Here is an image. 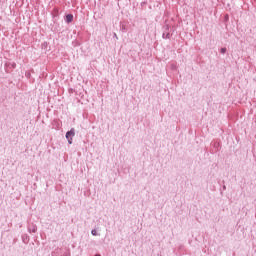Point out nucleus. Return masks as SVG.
<instances>
[{"label":"nucleus","instance_id":"obj_1","mask_svg":"<svg viewBox=\"0 0 256 256\" xmlns=\"http://www.w3.org/2000/svg\"><path fill=\"white\" fill-rule=\"evenodd\" d=\"M75 137V130L71 129L66 133V139H68L69 145L73 143V138Z\"/></svg>","mask_w":256,"mask_h":256},{"label":"nucleus","instance_id":"obj_2","mask_svg":"<svg viewBox=\"0 0 256 256\" xmlns=\"http://www.w3.org/2000/svg\"><path fill=\"white\" fill-rule=\"evenodd\" d=\"M73 22V14L66 15V23H72Z\"/></svg>","mask_w":256,"mask_h":256},{"label":"nucleus","instance_id":"obj_3","mask_svg":"<svg viewBox=\"0 0 256 256\" xmlns=\"http://www.w3.org/2000/svg\"><path fill=\"white\" fill-rule=\"evenodd\" d=\"M221 53H227V48H221Z\"/></svg>","mask_w":256,"mask_h":256},{"label":"nucleus","instance_id":"obj_4","mask_svg":"<svg viewBox=\"0 0 256 256\" xmlns=\"http://www.w3.org/2000/svg\"><path fill=\"white\" fill-rule=\"evenodd\" d=\"M92 235H97V230H92Z\"/></svg>","mask_w":256,"mask_h":256}]
</instances>
